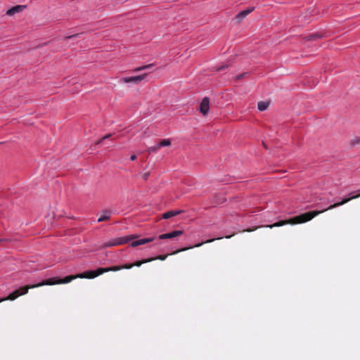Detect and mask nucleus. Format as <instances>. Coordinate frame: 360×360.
Listing matches in <instances>:
<instances>
[{
  "label": "nucleus",
  "mask_w": 360,
  "mask_h": 360,
  "mask_svg": "<svg viewBox=\"0 0 360 360\" xmlns=\"http://www.w3.org/2000/svg\"><path fill=\"white\" fill-rule=\"evenodd\" d=\"M224 68H225L224 66L219 67V68H217V71H220V70H221L224 69Z\"/></svg>",
  "instance_id": "nucleus-27"
},
{
  "label": "nucleus",
  "mask_w": 360,
  "mask_h": 360,
  "mask_svg": "<svg viewBox=\"0 0 360 360\" xmlns=\"http://www.w3.org/2000/svg\"><path fill=\"white\" fill-rule=\"evenodd\" d=\"M357 192H359V193L356 195L350 196L349 198H345L341 202L334 203L333 205H331L328 208H326V209H325L323 210H321V211H311V212H305L304 214H300L298 216L294 217H292V218H291L290 219L281 220V221L276 222V223H274L273 224L267 225V226H266V227L272 229L274 227H278V226H283V225H285V224H302V223H304V222L309 221L311 220L314 217L317 216L318 214L323 212L324 211H326V210H332L333 208L338 207H339L340 205H342L348 202L349 201H350V200H352L353 199H356V198H359L360 197V191H357Z\"/></svg>",
  "instance_id": "nucleus-1"
},
{
  "label": "nucleus",
  "mask_w": 360,
  "mask_h": 360,
  "mask_svg": "<svg viewBox=\"0 0 360 360\" xmlns=\"http://www.w3.org/2000/svg\"><path fill=\"white\" fill-rule=\"evenodd\" d=\"M158 145L160 147V148L161 147L169 146L171 145V141L169 139H162L160 141V143Z\"/></svg>",
  "instance_id": "nucleus-17"
},
{
  "label": "nucleus",
  "mask_w": 360,
  "mask_h": 360,
  "mask_svg": "<svg viewBox=\"0 0 360 360\" xmlns=\"http://www.w3.org/2000/svg\"><path fill=\"white\" fill-rule=\"evenodd\" d=\"M254 10V8H248L245 11H240L238 13V15L236 16V20L238 23H240L250 13H252Z\"/></svg>",
  "instance_id": "nucleus-8"
},
{
  "label": "nucleus",
  "mask_w": 360,
  "mask_h": 360,
  "mask_svg": "<svg viewBox=\"0 0 360 360\" xmlns=\"http://www.w3.org/2000/svg\"><path fill=\"white\" fill-rule=\"evenodd\" d=\"M137 238H138V236L134 234V235H130V236H126L113 238V239L103 243V247L108 248V247L124 245V244L129 243L131 240H133V241L131 243V246L136 247L139 245L146 244L148 243H150L154 240L153 237L141 238L139 240H134V239H136Z\"/></svg>",
  "instance_id": "nucleus-3"
},
{
  "label": "nucleus",
  "mask_w": 360,
  "mask_h": 360,
  "mask_svg": "<svg viewBox=\"0 0 360 360\" xmlns=\"http://www.w3.org/2000/svg\"><path fill=\"white\" fill-rule=\"evenodd\" d=\"M359 143H360V137L359 136H356L351 140V144L352 146H355V145H357Z\"/></svg>",
  "instance_id": "nucleus-18"
},
{
  "label": "nucleus",
  "mask_w": 360,
  "mask_h": 360,
  "mask_svg": "<svg viewBox=\"0 0 360 360\" xmlns=\"http://www.w3.org/2000/svg\"><path fill=\"white\" fill-rule=\"evenodd\" d=\"M130 159L131 160L134 161L136 159V155H132L131 157H130Z\"/></svg>",
  "instance_id": "nucleus-24"
},
{
  "label": "nucleus",
  "mask_w": 360,
  "mask_h": 360,
  "mask_svg": "<svg viewBox=\"0 0 360 360\" xmlns=\"http://www.w3.org/2000/svg\"><path fill=\"white\" fill-rule=\"evenodd\" d=\"M25 8H26V6H24V5H18V6H13L6 11V15H10V16L13 15L15 13L22 12V11H24V9Z\"/></svg>",
  "instance_id": "nucleus-10"
},
{
  "label": "nucleus",
  "mask_w": 360,
  "mask_h": 360,
  "mask_svg": "<svg viewBox=\"0 0 360 360\" xmlns=\"http://www.w3.org/2000/svg\"><path fill=\"white\" fill-rule=\"evenodd\" d=\"M147 75H148L147 73H145V74L138 75V76L124 77L122 79V81L124 83L133 82L135 84H139L146 78Z\"/></svg>",
  "instance_id": "nucleus-6"
},
{
  "label": "nucleus",
  "mask_w": 360,
  "mask_h": 360,
  "mask_svg": "<svg viewBox=\"0 0 360 360\" xmlns=\"http://www.w3.org/2000/svg\"><path fill=\"white\" fill-rule=\"evenodd\" d=\"M269 102L267 101H259L257 103V108L260 111H264L269 107Z\"/></svg>",
  "instance_id": "nucleus-14"
},
{
  "label": "nucleus",
  "mask_w": 360,
  "mask_h": 360,
  "mask_svg": "<svg viewBox=\"0 0 360 360\" xmlns=\"http://www.w3.org/2000/svg\"><path fill=\"white\" fill-rule=\"evenodd\" d=\"M244 75H245V74H241V75H238L237 77V79H240L243 78Z\"/></svg>",
  "instance_id": "nucleus-25"
},
{
  "label": "nucleus",
  "mask_w": 360,
  "mask_h": 360,
  "mask_svg": "<svg viewBox=\"0 0 360 360\" xmlns=\"http://www.w3.org/2000/svg\"><path fill=\"white\" fill-rule=\"evenodd\" d=\"M152 261H154V259L153 258H148V259H143V260H139V261H136L134 263H131V264H124V265H119V266H110V267H107V268H102V271L101 272H103V274L104 273H107V272H109V271H120V270H122V269H129L134 266H141L143 264H145V263H147V262H152Z\"/></svg>",
  "instance_id": "nucleus-4"
},
{
  "label": "nucleus",
  "mask_w": 360,
  "mask_h": 360,
  "mask_svg": "<svg viewBox=\"0 0 360 360\" xmlns=\"http://www.w3.org/2000/svg\"><path fill=\"white\" fill-rule=\"evenodd\" d=\"M102 268H98L96 270L94 271H86L82 274H78L77 275H71L65 277L64 278H51L49 279H46L38 283V285L44 286V285H53L56 284H64L68 283L72 281L79 278H94L101 274Z\"/></svg>",
  "instance_id": "nucleus-2"
},
{
  "label": "nucleus",
  "mask_w": 360,
  "mask_h": 360,
  "mask_svg": "<svg viewBox=\"0 0 360 360\" xmlns=\"http://www.w3.org/2000/svg\"><path fill=\"white\" fill-rule=\"evenodd\" d=\"M111 214L112 212L110 210H104L103 214L98 219V221L101 222L109 219Z\"/></svg>",
  "instance_id": "nucleus-13"
},
{
  "label": "nucleus",
  "mask_w": 360,
  "mask_h": 360,
  "mask_svg": "<svg viewBox=\"0 0 360 360\" xmlns=\"http://www.w3.org/2000/svg\"><path fill=\"white\" fill-rule=\"evenodd\" d=\"M103 140L102 139H101L100 140H98L96 144H100Z\"/></svg>",
  "instance_id": "nucleus-28"
},
{
  "label": "nucleus",
  "mask_w": 360,
  "mask_h": 360,
  "mask_svg": "<svg viewBox=\"0 0 360 360\" xmlns=\"http://www.w3.org/2000/svg\"><path fill=\"white\" fill-rule=\"evenodd\" d=\"M149 176H150V172H147L143 173V174H141V176H142V178H143V179L144 181L148 180V179Z\"/></svg>",
  "instance_id": "nucleus-21"
},
{
  "label": "nucleus",
  "mask_w": 360,
  "mask_h": 360,
  "mask_svg": "<svg viewBox=\"0 0 360 360\" xmlns=\"http://www.w3.org/2000/svg\"><path fill=\"white\" fill-rule=\"evenodd\" d=\"M169 255H159L156 257H153L154 259V260L155 259H159V260H161V261H164L166 259V258Z\"/></svg>",
  "instance_id": "nucleus-19"
},
{
  "label": "nucleus",
  "mask_w": 360,
  "mask_h": 360,
  "mask_svg": "<svg viewBox=\"0 0 360 360\" xmlns=\"http://www.w3.org/2000/svg\"><path fill=\"white\" fill-rule=\"evenodd\" d=\"M210 109V101L207 97L203 98L200 105V112L203 115H206L208 113Z\"/></svg>",
  "instance_id": "nucleus-7"
},
{
  "label": "nucleus",
  "mask_w": 360,
  "mask_h": 360,
  "mask_svg": "<svg viewBox=\"0 0 360 360\" xmlns=\"http://www.w3.org/2000/svg\"><path fill=\"white\" fill-rule=\"evenodd\" d=\"M79 35H80L79 33L69 35V36L65 37V39H70L76 38V37H79Z\"/></svg>",
  "instance_id": "nucleus-22"
},
{
  "label": "nucleus",
  "mask_w": 360,
  "mask_h": 360,
  "mask_svg": "<svg viewBox=\"0 0 360 360\" xmlns=\"http://www.w3.org/2000/svg\"><path fill=\"white\" fill-rule=\"evenodd\" d=\"M321 37H322L321 34L315 33V34H311L308 35L307 37H305V39L307 41L317 40L319 39H321Z\"/></svg>",
  "instance_id": "nucleus-15"
},
{
  "label": "nucleus",
  "mask_w": 360,
  "mask_h": 360,
  "mask_svg": "<svg viewBox=\"0 0 360 360\" xmlns=\"http://www.w3.org/2000/svg\"><path fill=\"white\" fill-rule=\"evenodd\" d=\"M41 287V285H38V283L31 285H25L23 287L20 288L18 290H15L13 292L10 293L8 297L1 298L0 299V303L1 302L6 301V300H14L17 299L19 296L26 295L28 292L29 289Z\"/></svg>",
  "instance_id": "nucleus-5"
},
{
  "label": "nucleus",
  "mask_w": 360,
  "mask_h": 360,
  "mask_svg": "<svg viewBox=\"0 0 360 360\" xmlns=\"http://www.w3.org/2000/svg\"><path fill=\"white\" fill-rule=\"evenodd\" d=\"M159 149H160V147L158 146V145H156V146H154L150 147V148H148V150H149L150 152H156V151H158Z\"/></svg>",
  "instance_id": "nucleus-20"
},
{
  "label": "nucleus",
  "mask_w": 360,
  "mask_h": 360,
  "mask_svg": "<svg viewBox=\"0 0 360 360\" xmlns=\"http://www.w3.org/2000/svg\"><path fill=\"white\" fill-rule=\"evenodd\" d=\"M182 234H183V231H173L172 233H164V234L160 235L158 238L161 239V240L168 239V238H173L182 235Z\"/></svg>",
  "instance_id": "nucleus-9"
},
{
  "label": "nucleus",
  "mask_w": 360,
  "mask_h": 360,
  "mask_svg": "<svg viewBox=\"0 0 360 360\" xmlns=\"http://www.w3.org/2000/svg\"><path fill=\"white\" fill-rule=\"evenodd\" d=\"M231 237V236H226V238H230Z\"/></svg>",
  "instance_id": "nucleus-29"
},
{
  "label": "nucleus",
  "mask_w": 360,
  "mask_h": 360,
  "mask_svg": "<svg viewBox=\"0 0 360 360\" xmlns=\"http://www.w3.org/2000/svg\"><path fill=\"white\" fill-rule=\"evenodd\" d=\"M153 66V63L148 64V65H143V66H141V67L136 68L135 69L133 70V72H138L146 70V69H149V68H150Z\"/></svg>",
  "instance_id": "nucleus-16"
},
{
  "label": "nucleus",
  "mask_w": 360,
  "mask_h": 360,
  "mask_svg": "<svg viewBox=\"0 0 360 360\" xmlns=\"http://www.w3.org/2000/svg\"><path fill=\"white\" fill-rule=\"evenodd\" d=\"M257 228L258 227H256V228L252 229H247L246 231H248V232H251V231H253L256 230Z\"/></svg>",
  "instance_id": "nucleus-26"
},
{
  "label": "nucleus",
  "mask_w": 360,
  "mask_h": 360,
  "mask_svg": "<svg viewBox=\"0 0 360 360\" xmlns=\"http://www.w3.org/2000/svg\"><path fill=\"white\" fill-rule=\"evenodd\" d=\"M214 240H215L214 238L209 239V240H207L206 241L201 242V243H198V244H196V245H195L194 246H191V247H189V248H181V249H180V250H176V251L173 252L171 255H175V254H177V253H179V252H180L186 251V250H188V249H191V248H198V247H200V246H202L203 244H205V243H212V242H213Z\"/></svg>",
  "instance_id": "nucleus-11"
},
{
  "label": "nucleus",
  "mask_w": 360,
  "mask_h": 360,
  "mask_svg": "<svg viewBox=\"0 0 360 360\" xmlns=\"http://www.w3.org/2000/svg\"><path fill=\"white\" fill-rule=\"evenodd\" d=\"M182 211L181 210H176V211H174V210H170V211H168L167 212H165L163 214H162V218L163 219H169L171 217H173L174 216H176L177 214L181 213Z\"/></svg>",
  "instance_id": "nucleus-12"
},
{
  "label": "nucleus",
  "mask_w": 360,
  "mask_h": 360,
  "mask_svg": "<svg viewBox=\"0 0 360 360\" xmlns=\"http://www.w3.org/2000/svg\"><path fill=\"white\" fill-rule=\"evenodd\" d=\"M111 136H112V134H106L105 136H104L102 138V139H103V140H105V139H106L110 138Z\"/></svg>",
  "instance_id": "nucleus-23"
}]
</instances>
